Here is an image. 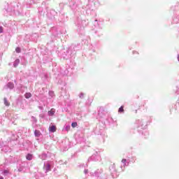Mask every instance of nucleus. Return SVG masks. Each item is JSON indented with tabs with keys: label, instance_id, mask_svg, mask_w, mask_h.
<instances>
[{
	"label": "nucleus",
	"instance_id": "10",
	"mask_svg": "<svg viewBox=\"0 0 179 179\" xmlns=\"http://www.w3.org/2000/svg\"><path fill=\"white\" fill-rule=\"evenodd\" d=\"M8 87H10V89H13V87H14V85H13V83H8Z\"/></svg>",
	"mask_w": 179,
	"mask_h": 179
},
{
	"label": "nucleus",
	"instance_id": "8",
	"mask_svg": "<svg viewBox=\"0 0 179 179\" xmlns=\"http://www.w3.org/2000/svg\"><path fill=\"white\" fill-rule=\"evenodd\" d=\"M71 126H72L73 128H75V127H78V122H72Z\"/></svg>",
	"mask_w": 179,
	"mask_h": 179
},
{
	"label": "nucleus",
	"instance_id": "9",
	"mask_svg": "<svg viewBox=\"0 0 179 179\" xmlns=\"http://www.w3.org/2000/svg\"><path fill=\"white\" fill-rule=\"evenodd\" d=\"M118 113H124V107L122 106L120 108V109H118Z\"/></svg>",
	"mask_w": 179,
	"mask_h": 179
},
{
	"label": "nucleus",
	"instance_id": "2",
	"mask_svg": "<svg viewBox=\"0 0 179 179\" xmlns=\"http://www.w3.org/2000/svg\"><path fill=\"white\" fill-rule=\"evenodd\" d=\"M26 159L29 161H31V159H33V155L28 154L27 155H26Z\"/></svg>",
	"mask_w": 179,
	"mask_h": 179
},
{
	"label": "nucleus",
	"instance_id": "6",
	"mask_svg": "<svg viewBox=\"0 0 179 179\" xmlns=\"http://www.w3.org/2000/svg\"><path fill=\"white\" fill-rule=\"evenodd\" d=\"M45 170H46V172H49L51 171V166L50 165L48 164L45 166Z\"/></svg>",
	"mask_w": 179,
	"mask_h": 179
},
{
	"label": "nucleus",
	"instance_id": "11",
	"mask_svg": "<svg viewBox=\"0 0 179 179\" xmlns=\"http://www.w3.org/2000/svg\"><path fill=\"white\" fill-rule=\"evenodd\" d=\"M20 63V59H17L15 61V64H14V66L15 67H17V65L16 64H18Z\"/></svg>",
	"mask_w": 179,
	"mask_h": 179
},
{
	"label": "nucleus",
	"instance_id": "1",
	"mask_svg": "<svg viewBox=\"0 0 179 179\" xmlns=\"http://www.w3.org/2000/svg\"><path fill=\"white\" fill-rule=\"evenodd\" d=\"M49 131L52 132V133L56 132L57 131V127H55V125H52L49 128Z\"/></svg>",
	"mask_w": 179,
	"mask_h": 179
},
{
	"label": "nucleus",
	"instance_id": "14",
	"mask_svg": "<svg viewBox=\"0 0 179 179\" xmlns=\"http://www.w3.org/2000/svg\"><path fill=\"white\" fill-rule=\"evenodd\" d=\"M3 28L2 27H0V34L3 33Z\"/></svg>",
	"mask_w": 179,
	"mask_h": 179
},
{
	"label": "nucleus",
	"instance_id": "3",
	"mask_svg": "<svg viewBox=\"0 0 179 179\" xmlns=\"http://www.w3.org/2000/svg\"><path fill=\"white\" fill-rule=\"evenodd\" d=\"M34 134L36 137H40V136L41 135V133L38 130H35Z\"/></svg>",
	"mask_w": 179,
	"mask_h": 179
},
{
	"label": "nucleus",
	"instance_id": "5",
	"mask_svg": "<svg viewBox=\"0 0 179 179\" xmlns=\"http://www.w3.org/2000/svg\"><path fill=\"white\" fill-rule=\"evenodd\" d=\"M55 113V110L51 109V110L48 111V115H49V116H52V115H54Z\"/></svg>",
	"mask_w": 179,
	"mask_h": 179
},
{
	"label": "nucleus",
	"instance_id": "15",
	"mask_svg": "<svg viewBox=\"0 0 179 179\" xmlns=\"http://www.w3.org/2000/svg\"><path fill=\"white\" fill-rule=\"evenodd\" d=\"M127 162V159H122V163L125 164Z\"/></svg>",
	"mask_w": 179,
	"mask_h": 179
},
{
	"label": "nucleus",
	"instance_id": "13",
	"mask_svg": "<svg viewBox=\"0 0 179 179\" xmlns=\"http://www.w3.org/2000/svg\"><path fill=\"white\" fill-rule=\"evenodd\" d=\"M3 173L4 174H8V173H9V171L6 169V170L3 171Z\"/></svg>",
	"mask_w": 179,
	"mask_h": 179
},
{
	"label": "nucleus",
	"instance_id": "4",
	"mask_svg": "<svg viewBox=\"0 0 179 179\" xmlns=\"http://www.w3.org/2000/svg\"><path fill=\"white\" fill-rule=\"evenodd\" d=\"M25 99H30L31 97V94L30 92H26L24 95Z\"/></svg>",
	"mask_w": 179,
	"mask_h": 179
},
{
	"label": "nucleus",
	"instance_id": "17",
	"mask_svg": "<svg viewBox=\"0 0 179 179\" xmlns=\"http://www.w3.org/2000/svg\"><path fill=\"white\" fill-rule=\"evenodd\" d=\"M178 61H179V56H178Z\"/></svg>",
	"mask_w": 179,
	"mask_h": 179
},
{
	"label": "nucleus",
	"instance_id": "16",
	"mask_svg": "<svg viewBox=\"0 0 179 179\" xmlns=\"http://www.w3.org/2000/svg\"><path fill=\"white\" fill-rule=\"evenodd\" d=\"M0 179H3V176H0Z\"/></svg>",
	"mask_w": 179,
	"mask_h": 179
},
{
	"label": "nucleus",
	"instance_id": "7",
	"mask_svg": "<svg viewBox=\"0 0 179 179\" xmlns=\"http://www.w3.org/2000/svg\"><path fill=\"white\" fill-rule=\"evenodd\" d=\"M4 105L6 106H10V103L7 101L6 98H4Z\"/></svg>",
	"mask_w": 179,
	"mask_h": 179
},
{
	"label": "nucleus",
	"instance_id": "12",
	"mask_svg": "<svg viewBox=\"0 0 179 179\" xmlns=\"http://www.w3.org/2000/svg\"><path fill=\"white\" fill-rule=\"evenodd\" d=\"M15 52H17V53H20V52H21V49H20V48H15Z\"/></svg>",
	"mask_w": 179,
	"mask_h": 179
}]
</instances>
